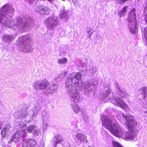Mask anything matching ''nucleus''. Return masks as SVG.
I'll use <instances>...</instances> for the list:
<instances>
[{"instance_id":"nucleus-37","label":"nucleus","mask_w":147,"mask_h":147,"mask_svg":"<svg viewBox=\"0 0 147 147\" xmlns=\"http://www.w3.org/2000/svg\"><path fill=\"white\" fill-rule=\"evenodd\" d=\"M97 71V68L95 67H92V69L91 70V72L93 73L96 72Z\"/></svg>"},{"instance_id":"nucleus-47","label":"nucleus","mask_w":147,"mask_h":147,"mask_svg":"<svg viewBox=\"0 0 147 147\" xmlns=\"http://www.w3.org/2000/svg\"><path fill=\"white\" fill-rule=\"evenodd\" d=\"M89 147H90L89 146Z\"/></svg>"},{"instance_id":"nucleus-13","label":"nucleus","mask_w":147,"mask_h":147,"mask_svg":"<svg viewBox=\"0 0 147 147\" xmlns=\"http://www.w3.org/2000/svg\"><path fill=\"white\" fill-rule=\"evenodd\" d=\"M23 147H34L36 144V141L33 139H31L23 140Z\"/></svg>"},{"instance_id":"nucleus-21","label":"nucleus","mask_w":147,"mask_h":147,"mask_svg":"<svg viewBox=\"0 0 147 147\" xmlns=\"http://www.w3.org/2000/svg\"><path fill=\"white\" fill-rule=\"evenodd\" d=\"M147 87L145 86H143L139 90V92L142 94L144 95L143 99L145 100L146 98L147 93Z\"/></svg>"},{"instance_id":"nucleus-36","label":"nucleus","mask_w":147,"mask_h":147,"mask_svg":"<svg viewBox=\"0 0 147 147\" xmlns=\"http://www.w3.org/2000/svg\"><path fill=\"white\" fill-rule=\"evenodd\" d=\"M6 132L7 131L4 129H3V130L1 131V135L3 137H4L5 136Z\"/></svg>"},{"instance_id":"nucleus-16","label":"nucleus","mask_w":147,"mask_h":147,"mask_svg":"<svg viewBox=\"0 0 147 147\" xmlns=\"http://www.w3.org/2000/svg\"><path fill=\"white\" fill-rule=\"evenodd\" d=\"M58 88L57 85L54 84L53 85L48 87V86L45 89V92L47 94H50L52 93L54 90H56Z\"/></svg>"},{"instance_id":"nucleus-29","label":"nucleus","mask_w":147,"mask_h":147,"mask_svg":"<svg viewBox=\"0 0 147 147\" xmlns=\"http://www.w3.org/2000/svg\"><path fill=\"white\" fill-rule=\"evenodd\" d=\"M111 93L110 91L108 92H105L104 93H103L102 95L103 98L104 99H106L107 98H108L109 94Z\"/></svg>"},{"instance_id":"nucleus-43","label":"nucleus","mask_w":147,"mask_h":147,"mask_svg":"<svg viewBox=\"0 0 147 147\" xmlns=\"http://www.w3.org/2000/svg\"><path fill=\"white\" fill-rule=\"evenodd\" d=\"M74 4H76V3L77 2L76 0H72Z\"/></svg>"},{"instance_id":"nucleus-5","label":"nucleus","mask_w":147,"mask_h":147,"mask_svg":"<svg viewBox=\"0 0 147 147\" xmlns=\"http://www.w3.org/2000/svg\"><path fill=\"white\" fill-rule=\"evenodd\" d=\"M19 40L20 41L19 50L24 52H29L32 51V48L31 47L30 43L32 39L30 35H27L20 37Z\"/></svg>"},{"instance_id":"nucleus-39","label":"nucleus","mask_w":147,"mask_h":147,"mask_svg":"<svg viewBox=\"0 0 147 147\" xmlns=\"http://www.w3.org/2000/svg\"><path fill=\"white\" fill-rule=\"evenodd\" d=\"M44 121H45V120H43V121H42V122L43 123V126L44 127H47V123H45V122H44Z\"/></svg>"},{"instance_id":"nucleus-8","label":"nucleus","mask_w":147,"mask_h":147,"mask_svg":"<svg viewBox=\"0 0 147 147\" xmlns=\"http://www.w3.org/2000/svg\"><path fill=\"white\" fill-rule=\"evenodd\" d=\"M98 80L95 82H94L93 80H90L85 82V88L86 90H87V92L88 91V95L89 94L91 91H94V90L96 89V87L95 85L98 84Z\"/></svg>"},{"instance_id":"nucleus-30","label":"nucleus","mask_w":147,"mask_h":147,"mask_svg":"<svg viewBox=\"0 0 147 147\" xmlns=\"http://www.w3.org/2000/svg\"><path fill=\"white\" fill-rule=\"evenodd\" d=\"M113 147H123L121 144L115 142H113Z\"/></svg>"},{"instance_id":"nucleus-7","label":"nucleus","mask_w":147,"mask_h":147,"mask_svg":"<svg viewBox=\"0 0 147 147\" xmlns=\"http://www.w3.org/2000/svg\"><path fill=\"white\" fill-rule=\"evenodd\" d=\"M59 20L58 17L56 16L48 18L45 21V24L48 28L52 29L59 24Z\"/></svg>"},{"instance_id":"nucleus-24","label":"nucleus","mask_w":147,"mask_h":147,"mask_svg":"<svg viewBox=\"0 0 147 147\" xmlns=\"http://www.w3.org/2000/svg\"><path fill=\"white\" fill-rule=\"evenodd\" d=\"M127 6H125L122 10H121L119 13L120 17L124 16L125 14L127 11Z\"/></svg>"},{"instance_id":"nucleus-44","label":"nucleus","mask_w":147,"mask_h":147,"mask_svg":"<svg viewBox=\"0 0 147 147\" xmlns=\"http://www.w3.org/2000/svg\"><path fill=\"white\" fill-rule=\"evenodd\" d=\"M2 123L1 122H0V129H1V128L2 127Z\"/></svg>"},{"instance_id":"nucleus-34","label":"nucleus","mask_w":147,"mask_h":147,"mask_svg":"<svg viewBox=\"0 0 147 147\" xmlns=\"http://www.w3.org/2000/svg\"><path fill=\"white\" fill-rule=\"evenodd\" d=\"M128 0H116V1L119 3L123 4Z\"/></svg>"},{"instance_id":"nucleus-23","label":"nucleus","mask_w":147,"mask_h":147,"mask_svg":"<svg viewBox=\"0 0 147 147\" xmlns=\"http://www.w3.org/2000/svg\"><path fill=\"white\" fill-rule=\"evenodd\" d=\"M60 17L61 19L67 20L69 17L68 15V11H66L62 12L60 14Z\"/></svg>"},{"instance_id":"nucleus-42","label":"nucleus","mask_w":147,"mask_h":147,"mask_svg":"<svg viewBox=\"0 0 147 147\" xmlns=\"http://www.w3.org/2000/svg\"><path fill=\"white\" fill-rule=\"evenodd\" d=\"M145 21L147 23V14H146L145 17Z\"/></svg>"},{"instance_id":"nucleus-25","label":"nucleus","mask_w":147,"mask_h":147,"mask_svg":"<svg viewBox=\"0 0 147 147\" xmlns=\"http://www.w3.org/2000/svg\"><path fill=\"white\" fill-rule=\"evenodd\" d=\"M67 59L65 57L59 59L57 61V63L60 64H64L67 63Z\"/></svg>"},{"instance_id":"nucleus-15","label":"nucleus","mask_w":147,"mask_h":147,"mask_svg":"<svg viewBox=\"0 0 147 147\" xmlns=\"http://www.w3.org/2000/svg\"><path fill=\"white\" fill-rule=\"evenodd\" d=\"M14 38L15 37L14 36L6 34L3 36L2 40L5 43L9 44L14 39Z\"/></svg>"},{"instance_id":"nucleus-26","label":"nucleus","mask_w":147,"mask_h":147,"mask_svg":"<svg viewBox=\"0 0 147 147\" xmlns=\"http://www.w3.org/2000/svg\"><path fill=\"white\" fill-rule=\"evenodd\" d=\"M37 127L34 125H30L28 126L27 131L28 133L31 132L33 130L37 128Z\"/></svg>"},{"instance_id":"nucleus-38","label":"nucleus","mask_w":147,"mask_h":147,"mask_svg":"<svg viewBox=\"0 0 147 147\" xmlns=\"http://www.w3.org/2000/svg\"><path fill=\"white\" fill-rule=\"evenodd\" d=\"M115 86L117 88L118 90H119V89H120L121 88L120 86V85L117 83H116Z\"/></svg>"},{"instance_id":"nucleus-31","label":"nucleus","mask_w":147,"mask_h":147,"mask_svg":"<svg viewBox=\"0 0 147 147\" xmlns=\"http://www.w3.org/2000/svg\"><path fill=\"white\" fill-rule=\"evenodd\" d=\"M104 90L105 91V92H108L110 91V93H111V90L109 89V86H108L107 85H105L104 88Z\"/></svg>"},{"instance_id":"nucleus-45","label":"nucleus","mask_w":147,"mask_h":147,"mask_svg":"<svg viewBox=\"0 0 147 147\" xmlns=\"http://www.w3.org/2000/svg\"><path fill=\"white\" fill-rule=\"evenodd\" d=\"M93 32H92L91 34H90V36H89V37H90V38H91V35H92V34H93Z\"/></svg>"},{"instance_id":"nucleus-33","label":"nucleus","mask_w":147,"mask_h":147,"mask_svg":"<svg viewBox=\"0 0 147 147\" xmlns=\"http://www.w3.org/2000/svg\"><path fill=\"white\" fill-rule=\"evenodd\" d=\"M66 74L67 73L65 71L64 72H62L60 75L59 76V78L62 77V79H63L65 77Z\"/></svg>"},{"instance_id":"nucleus-4","label":"nucleus","mask_w":147,"mask_h":147,"mask_svg":"<svg viewBox=\"0 0 147 147\" xmlns=\"http://www.w3.org/2000/svg\"><path fill=\"white\" fill-rule=\"evenodd\" d=\"M101 120L103 125L115 136L119 137L123 135V130L117 123H113L109 117L103 115Z\"/></svg>"},{"instance_id":"nucleus-12","label":"nucleus","mask_w":147,"mask_h":147,"mask_svg":"<svg viewBox=\"0 0 147 147\" xmlns=\"http://www.w3.org/2000/svg\"><path fill=\"white\" fill-rule=\"evenodd\" d=\"M113 99L116 102V103L113 104L115 105H117L119 107H121L123 109H126L127 107V106L125 102L120 98L117 97H115L113 98Z\"/></svg>"},{"instance_id":"nucleus-19","label":"nucleus","mask_w":147,"mask_h":147,"mask_svg":"<svg viewBox=\"0 0 147 147\" xmlns=\"http://www.w3.org/2000/svg\"><path fill=\"white\" fill-rule=\"evenodd\" d=\"M62 141V139L61 137L59 135H57L56 136L54 137L53 138V142L54 143V145H56V146H57V144L60 143Z\"/></svg>"},{"instance_id":"nucleus-9","label":"nucleus","mask_w":147,"mask_h":147,"mask_svg":"<svg viewBox=\"0 0 147 147\" xmlns=\"http://www.w3.org/2000/svg\"><path fill=\"white\" fill-rule=\"evenodd\" d=\"M48 82L45 80L37 81L34 83V89L37 90H45L49 85Z\"/></svg>"},{"instance_id":"nucleus-6","label":"nucleus","mask_w":147,"mask_h":147,"mask_svg":"<svg viewBox=\"0 0 147 147\" xmlns=\"http://www.w3.org/2000/svg\"><path fill=\"white\" fill-rule=\"evenodd\" d=\"M135 12V9L131 10L129 14V17L127 20L129 29L131 33L133 34L136 33L138 30L136 28V21Z\"/></svg>"},{"instance_id":"nucleus-22","label":"nucleus","mask_w":147,"mask_h":147,"mask_svg":"<svg viewBox=\"0 0 147 147\" xmlns=\"http://www.w3.org/2000/svg\"><path fill=\"white\" fill-rule=\"evenodd\" d=\"M49 118V115L46 110H44L42 113V118L43 120H46Z\"/></svg>"},{"instance_id":"nucleus-14","label":"nucleus","mask_w":147,"mask_h":147,"mask_svg":"<svg viewBox=\"0 0 147 147\" xmlns=\"http://www.w3.org/2000/svg\"><path fill=\"white\" fill-rule=\"evenodd\" d=\"M36 11L42 14H48L49 13V9L45 6L37 7Z\"/></svg>"},{"instance_id":"nucleus-11","label":"nucleus","mask_w":147,"mask_h":147,"mask_svg":"<svg viewBox=\"0 0 147 147\" xmlns=\"http://www.w3.org/2000/svg\"><path fill=\"white\" fill-rule=\"evenodd\" d=\"M41 109L40 106L37 105L34 107L32 110H30L29 112V116L28 117H30V119L28 120L29 121L32 118L35 117L37 115L38 113Z\"/></svg>"},{"instance_id":"nucleus-28","label":"nucleus","mask_w":147,"mask_h":147,"mask_svg":"<svg viewBox=\"0 0 147 147\" xmlns=\"http://www.w3.org/2000/svg\"><path fill=\"white\" fill-rule=\"evenodd\" d=\"M143 32L144 33V38L145 39L146 45L147 46V28H144V30Z\"/></svg>"},{"instance_id":"nucleus-46","label":"nucleus","mask_w":147,"mask_h":147,"mask_svg":"<svg viewBox=\"0 0 147 147\" xmlns=\"http://www.w3.org/2000/svg\"><path fill=\"white\" fill-rule=\"evenodd\" d=\"M54 147H57V146H56V145H55H55Z\"/></svg>"},{"instance_id":"nucleus-3","label":"nucleus","mask_w":147,"mask_h":147,"mask_svg":"<svg viewBox=\"0 0 147 147\" xmlns=\"http://www.w3.org/2000/svg\"><path fill=\"white\" fill-rule=\"evenodd\" d=\"M122 115L127 123V127L129 131L125 133V139L133 140L138 133V130L136 129L137 123L136 121L133 116L124 113L122 114Z\"/></svg>"},{"instance_id":"nucleus-41","label":"nucleus","mask_w":147,"mask_h":147,"mask_svg":"<svg viewBox=\"0 0 147 147\" xmlns=\"http://www.w3.org/2000/svg\"><path fill=\"white\" fill-rule=\"evenodd\" d=\"M146 7H145V10H146V11H147V0H146Z\"/></svg>"},{"instance_id":"nucleus-35","label":"nucleus","mask_w":147,"mask_h":147,"mask_svg":"<svg viewBox=\"0 0 147 147\" xmlns=\"http://www.w3.org/2000/svg\"><path fill=\"white\" fill-rule=\"evenodd\" d=\"M40 133L39 131L36 130H34L33 132V134L34 136H38Z\"/></svg>"},{"instance_id":"nucleus-20","label":"nucleus","mask_w":147,"mask_h":147,"mask_svg":"<svg viewBox=\"0 0 147 147\" xmlns=\"http://www.w3.org/2000/svg\"><path fill=\"white\" fill-rule=\"evenodd\" d=\"M117 92L119 95L123 98H125L127 95V94L125 89L122 88L119 89L118 91Z\"/></svg>"},{"instance_id":"nucleus-10","label":"nucleus","mask_w":147,"mask_h":147,"mask_svg":"<svg viewBox=\"0 0 147 147\" xmlns=\"http://www.w3.org/2000/svg\"><path fill=\"white\" fill-rule=\"evenodd\" d=\"M29 116L27 115V112L25 109L20 110L16 112L14 114V117L16 119H21V118L25 117V120L27 122L29 121L27 118Z\"/></svg>"},{"instance_id":"nucleus-32","label":"nucleus","mask_w":147,"mask_h":147,"mask_svg":"<svg viewBox=\"0 0 147 147\" xmlns=\"http://www.w3.org/2000/svg\"><path fill=\"white\" fill-rule=\"evenodd\" d=\"M11 127L10 124H7L4 127L3 129L7 132L9 131V129Z\"/></svg>"},{"instance_id":"nucleus-17","label":"nucleus","mask_w":147,"mask_h":147,"mask_svg":"<svg viewBox=\"0 0 147 147\" xmlns=\"http://www.w3.org/2000/svg\"><path fill=\"white\" fill-rule=\"evenodd\" d=\"M76 137L77 139L80 141L83 142H86V143H88L86 136L85 134H83L80 133H77Z\"/></svg>"},{"instance_id":"nucleus-2","label":"nucleus","mask_w":147,"mask_h":147,"mask_svg":"<svg viewBox=\"0 0 147 147\" xmlns=\"http://www.w3.org/2000/svg\"><path fill=\"white\" fill-rule=\"evenodd\" d=\"M81 77L80 73H72L66 81V90L71 100L75 103L80 102L83 99L79 90L82 86Z\"/></svg>"},{"instance_id":"nucleus-27","label":"nucleus","mask_w":147,"mask_h":147,"mask_svg":"<svg viewBox=\"0 0 147 147\" xmlns=\"http://www.w3.org/2000/svg\"><path fill=\"white\" fill-rule=\"evenodd\" d=\"M72 109L75 113H78L80 111V109L77 104H72Z\"/></svg>"},{"instance_id":"nucleus-18","label":"nucleus","mask_w":147,"mask_h":147,"mask_svg":"<svg viewBox=\"0 0 147 147\" xmlns=\"http://www.w3.org/2000/svg\"><path fill=\"white\" fill-rule=\"evenodd\" d=\"M21 135V133L20 131H16L14 134L11 137L10 140L11 142L13 141L15 142H17L20 139Z\"/></svg>"},{"instance_id":"nucleus-40","label":"nucleus","mask_w":147,"mask_h":147,"mask_svg":"<svg viewBox=\"0 0 147 147\" xmlns=\"http://www.w3.org/2000/svg\"><path fill=\"white\" fill-rule=\"evenodd\" d=\"M87 32L88 34H90L91 32L90 29H89V30H87Z\"/></svg>"},{"instance_id":"nucleus-1","label":"nucleus","mask_w":147,"mask_h":147,"mask_svg":"<svg viewBox=\"0 0 147 147\" xmlns=\"http://www.w3.org/2000/svg\"><path fill=\"white\" fill-rule=\"evenodd\" d=\"M0 22L3 25L9 28L16 30L25 31L27 30L28 23L31 24L33 22L32 19L29 18L28 19H24L20 17L12 21L9 20L10 17L13 15L15 11L12 5L7 4L0 9Z\"/></svg>"}]
</instances>
